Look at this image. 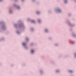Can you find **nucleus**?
<instances>
[{"instance_id": "ddd939ff", "label": "nucleus", "mask_w": 76, "mask_h": 76, "mask_svg": "<svg viewBox=\"0 0 76 76\" xmlns=\"http://www.w3.org/2000/svg\"><path fill=\"white\" fill-rule=\"evenodd\" d=\"M38 21H39V20Z\"/></svg>"}, {"instance_id": "7ed1b4c3", "label": "nucleus", "mask_w": 76, "mask_h": 76, "mask_svg": "<svg viewBox=\"0 0 76 76\" xmlns=\"http://www.w3.org/2000/svg\"><path fill=\"white\" fill-rule=\"evenodd\" d=\"M31 22H32V23H34V22H35V21L32 20Z\"/></svg>"}, {"instance_id": "f03ea898", "label": "nucleus", "mask_w": 76, "mask_h": 76, "mask_svg": "<svg viewBox=\"0 0 76 76\" xmlns=\"http://www.w3.org/2000/svg\"><path fill=\"white\" fill-rule=\"evenodd\" d=\"M23 45L24 46H25V45H26V44H25V43H23Z\"/></svg>"}, {"instance_id": "f257e3e1", "label": "nucleus", "mask_w": 76, "mask_h": 76, "mask_svg": "<svg viewBox=\"0 0 76 76\" xmlns=\"http://www.w3.org/2000/svg\"><path fill=\"white\" fill-rule=\"evenodd\" d=\"M34 50H31V53H34Z\"/></svg>"}, {"instance_id": "20e7f679", "label": "nucleus", "mask_w": 76, "mask_h": 76, "mask_svg": "<svg viewBox=\"0 0 76 76\" xmlns=\"http://www.w3.org/2000/svg\"><path fill=\"white\" fill-rule=\"evenodd\" d=\"M45 32H47V31H48V30H47V29H46L45 30Z\"/></svg>"}, {"instance_id": "423d86ee", "label": "nucleus", "mask_w": 76, "mask_h": 76, "mask_svg": "<svg viewBox=\"0 0 76 76\" xmlns=\"http://www.w3.org/2000/svg\"><path fill=\"white\" fill-rule=\"evenodd\" d=\"M69 72H70L71 73H72V71H70Z\"/></svg>"}, {"instance_id": "9b49d317", "label": "nucleus", "mask_w": 76, "mask_h": 76, "mask_svg": "<svg viewBox=\"0 0 76 76\" xmlns=\"http://www.w3.org/2000/svg\"><path fill=\"white\" fill-rule=\"evenodd\" d=\"M75 56H76V54H75Z\"/></svg>"}, {"instance_id": "f8f14e48", "label": "nucleus", "mask_w": 76, "mask_h": 76, "mask_svg": "<svg viewBox=\"0 0 76 76\" xmlns=\"http://www.w3.org/2000/svg\"><path fill=\"white\" fill-rule=\"evenodd\" d=\"M65 2H66V1H65Z\"/></svg>"}, {"instance_id": "1a4fd4ad", "label": "nucleus", "mask_w": 76, "mask_h": 76, "mask_svg": "<svg viewBox=\"0 0 76 76\" xmlns=\"http://www.w3.org/2000/svg\"><path fill=\"white\" fill-rule=\"evenodd\" d=\"M26 39L27 41L28 40V39Z\"/></svg>"}, {"instance_id": "0eeeda50", "label": "nucleus", "mask_w": 76, "mask_h": 76, "mask_svg": "<svg viewBox=\"0 0 76 76\" xmlns=\"http://www.w3.org/2000/svg\"><path fill=\"white\" fill-rule=\"evenodd\" d=\"M58 12H60V10H58Z\"/></svg>"}, {"instance_id": "6e6552de", "label": "nucleus", "mask_w": 76, "mask_h": 76, "mask_svg": "<svg viewBox=\"0 0 76 76\" xmlns=\"http://www.w3.org/2000/svg\"><path fill=\"white\" fill-rule=\"evenodd\" d=\"M17 8H18V9H19V7H17Z\"/></svg>"}, {"instance_id": "9d476101", "label": "nucleus", "mask_w": 76, "mask_h": 76, "mask_svg": "<svg viewBox=\"0 0 76 76\" xmlns=\"http://www.w3.org/2000/svg\"><path fill=\"white\" fill-rule=\"evenodd\" d=\"M11 12H10V13H11Z\"/></svg>"}, {"instance_id": "39448f33", "label": "nucleus", "mask_w": 76, "mask_h": 76, "mask_svg": "<svg viewBox=\"0 0 76 76\" xmlns=\"http://www.w3.org/2000/svg\"><path fill=\"white\" fill-rule=\"evenodd\" d=\"M37 14H39V12H37Z\"/></svg>"}]
</instances>
